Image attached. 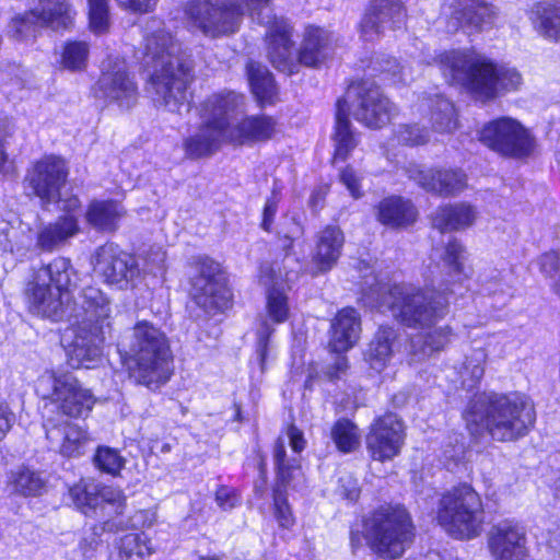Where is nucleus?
Masks as SVG:
<instances>
[{
	"label": "nucleus",
	"mask_w": 560,
	"mask_h": 560,
	"mask_svg": "<svg viewBox=\"0 0 560 560\" xmlns=\"http://www.w3.org/2000/svg\"><path fill=\"white\" fill-rule=\"evenodd\" d=\"M378 292V306L386 307L398 325L423 331L419 341L410 342L412 355L429 358L452 342L453 327L448 324L438 326L450 314V292L404 281L381 284Z\"/></svg>",
	"instance_id": "obj_1"
},
{
	"label": "nucleus",
	"mask_w": 560,
	"mask_h": 560,
	"mask_svg": "<svg viewBox=\"0 0 560 560\" xmlns=\"http://www.w3.org/2000/svg\"><path fill=\"white\" fill-rule=\"evenodd\" d=\"M142 55L154 67L148 78L154 100L173 113L190 109L195 61L182 40L167 28L153 30L143 36Z\"/></svg>",
	"instance_id": "obj_2"
},
{
	"label": "nucleus",
	"mask_w": 560,
	"mask_h": 560,
	"mask_svg": "<svg viewBox=\"0 0 560 560\" xmlns=\"http://www.w3.org/2000/svg\"><path fill=\"white\" fill-rule=\"evenodd\" d=\"M462 419L470 442L479 443L488 435L492 441L510 443L533 431L536 410L523 393L490 392L469 399Z\"/></svg>",
	"instance_id": "obj_3"
},
{
	"label": "nucleus",
	"mask_w": 560,
	"mask_h": 560,
	"mask_svg": "<svg viewBox=\"0 0 560 560\" xmlns=\"http://www.w3.org/2000/svg\"><path fill=\"white\" fill-rule=\"evenodd\" d=\"M433 61L448 85L463 89L482 103L514 92L522 85V75L515 68L495 61L475 47L442 50Z\"/></svg>",
	"instance_id": "obj_4"
},
{
	"label": "nucleus",
	"mask_w": 560,
	"mask_h": 560,
	"mask_svg": "<svg viewBox=\"0 0 560 560\" xmlns=\"http://www.w3.org/2000/svg\"><path fill=\"white\" fill-rule=\"evenodd\" d=\"M120 363L136 386L158 392L174 375V354L166 335L148 320L135 324L129 351L120 354Z\"/></svg>",
	"instance_id": "obj_5"
},
{
	"label": "nucleus",
	"mask_w": 560,
	"mask_h": 560,
	"mask_svg": "<svg viewBox=\"0 0 560 560\" xmlns=\"http://www.w3.org/2000/svg\"><path fill=\"white\" fill-rule=\"evenodd\" d=\"M363 532H350L353 550L364 537L371 551L383 560L400 559L413 544L417 527L411 513L404 504L384 503L373 509L362 520Z\"/></svg>",
	"instance_id": "obj_6"
},
{
	"label": "nucleus",
	"mask_w": 560,
	"mask_h": 560,
	"mask_svg": "<svg viewBox=\"0 0 560 560\" xmlns=\"http://www.w3.org/2000/svg\"><path fill=\"white\" fill-rule=\"evenodd\" d=\"M271 4L272 0H185L180 12L188 32L219 39L240 32L246 10L250 15L260 14Z\"/></svg>",
	"instance_id": "obj_7"
},
{
	"label": "nucleus",
	"mask_w": 560,
	"mask_h": 560,
	"mask_svg": "<svg viewBox=\"0 0 560 560\" xmlns=\"http://www.w3.org/2000/svg\"><path fill=\"white\" fill-rule=\"evenodd\" d=\"M434 521L450 538L458 541L474 540L485 530L483 499L470 482H457L440 494Z\"/></svg>",
	"instance_id": "obj_8"
},
{
	"label": "nucleus",
	"mask_w": 560,
	"mask_h": 560,
	"mask_svg": "<svg viewBox=\"0 0 560 560\" xmlns=\"http://www.w3.org/2000/svg\"><path fill=\"white\" fill-rule=\"evenodd\" d=\"M82 298L84 316L74 325V336L67 350V362L75 370L93 369L101 360L110 317L109 300L101 289L85 287Z\"/></svg>",
	"instance_id": "obj_9"
},
{
	"label": "nucleus",
	"mask_w": 560,
	"mask_h": 560,
	"mask_svg": "<svg viewBox=\"0 0 560 560\" xmlns=\"http://www.w3.org/2000/svg\"><path fill=\"white\" fill-rule=\"evenodd\" d=\"M245 106V95L234 90H222L208 95L200 104L202 119L197 133L184 139L186 158L200 160L213 155L226 142L228 114H236Z\"/></svg>",
	"instance_id": "obj_10"
},
{
	"label": "nucleus",
	"mask_w": 560,
	"mask_h": 560,
	"mask_svg": "<svg viewBox=\"0 0 560 560\" xmlns=\"http://www.w3.org/2000/svg\"><path fill=\"white\" fill-rule=\"evenodd\" d=\"M71 262L56 257L34 270L23 290L30 314L54 319L63 312V298L69 294Z\"/></svg>",
	"instance_id": "obj_11"
},
{
	"label": "nucleus",
	"mask_w": 560,
	"mask_h": 560,
	"mask_svg": "<svg viewBox=\"0 0 560 560\" xmlns=\"http://www.w3.org/2000/svg\"><path fill=\"white\" fill-rule=\"evenodd\" d=\"M194 273L188 279L189 298L205 313L224 314L234 306V292L226 267L209 255L190 261Z\"/></svg>",
	"instance_id": "obj_12"
},
{
	"label": "nucleus",
	"mask_w": 560,
	"mask_h": 560,
	"mask_svg": "<svg viewBox=\"0 0 560 560\" xmlns=\"http://www.w3.org/2000/svg\"><path fill=\"white\" fill-rule=\"evenodd\" d=\"M271 458V513L280 529L292 530L296 524V516L289 502V490H293L296 483L304 479L303 465L300 458L288 455L284 441L280 436L273 441Z\"/></svg>",
	"instance_id": "obj_13"
},
{
	"label": "nucleus",
	"mask_w": 560,
	"mask_h": 560,
	"mask_svg": "<svg viewBox=\"0 0 560 560\" xmlns=\"http://www.w3.org/2000/svg\"><path fill=\"white\" fill-rule=\"evenodd\" d=\"M70 182L68 160L57 153H45L30 162L22 178L24 195L43 208L58 203Z\"/></svg>",
	"instance_id": "obj_14"
},
{
	"label": "nucleus",
	"mask_w": 560,
	"mask_h": 560,
	"mask_svg": "<svg viewBox=\"0 0 560 560\" xmlns=\"http://www.w3.org/2000/svg\"><path fill=\"white\" fill-rule=\"evenodd\" d=\"M50 389L43 397L44 408H50L56 418L86 420L90 418L97 397L92 388L70 372H49Z\"/></svg>",
	"instance_id": "obj_15"
},
{
	"label": "nucleus",
	"mask_w": 560,
	"mask_h": 560,
	"mask_svg": "<svg viewBox=\"0 0 560 560\" xmlns=\"http://www.w3.org/2000/svg\"><path fill=\"white\" fill-rule=\"evenodd\" d=\"M37 3L38 8H32L10 19L9 32L12 38H36L42 28L56 32H70L74 28L78 12L71 0H37Z\"/></svg>",
	"instance_id": "obj_16"
},
{
	"label": "nucleus",
	"mask_w": 560,
	"mask_h": 560,
	"mask_svg": "<svg viewBox=\"0 0 560 560\" xmlns=\"http://www.w3.org/2000/svg\"><path fill=\"white\" fill-rule=\"evenodd\" d=\"M346 92L357 103L354 117L363 127L381 130L399 116L400 109L372 78H352Z\"/></svg>",
	"instance_id": "obj_17"
},
{
	"label": "nucleus",
	"mask_w": 560,
	"mask_h": 560,
	"mask_svg": "<svg viewBox=\"0 0 560 560\" xmlns=\"http://www.w3.org/2000/svg\"><path fill=\"white\" fill-rule=\"evenodd\" d=\"M94 270L104 284L119 291L135 290L144 279L138 256L107 242L95 249Z\"/></svg>",
	"instance_id": "obj_18"
},
{
	"label": "nucleus",
	"mask_w": 560,
	"mask_h": 560,
	"mask_svg": "<svg viewBox=\"0 0 560 560\" xmlns=\"http://www.w3.org/2000/svg\"><path fill=\"white\" fill-rule=\"evenodd\" d=\"M478 138L488 149L509 159H526L535 149V139L530 131L517 119L509 116L486 122Z\"/></svg>",
	"instance_id": "obj_19"
},
{
	"label": "nucleus",
	"mask_w": 560,
	"mask_h": 560,
	"mask_svg": "<svg viewBox=\"0 0 560 560\" xmlns=\"http://www.w3.org/2000/svg\"><path fill=\"white\" fill-rule=\"evenodd\" d=\"M406 425L401 417L392 410L374 417L365 433V448L370 460L392 462L400 455L406 443Z\"/></svg>",
	"instance_id": "obj_20"
},
{
	"label": "nucleus",
	"mask_w": 560,
	"mask_h": 560,
	"mask_svg": "<svg viewBox=\"0 0 560 560\" xmlns=\"http://www.w3.org/2000/svg\"><path fill=\"white\" fill-rule=\"evenodd\" d=\"M335 50L336 40L331 31L318 24L306 23L285 75L298 74L302 67L313 70L322 69L332 59Z\"/></svg>",
	"instance_id": "obj_21"
},
{
	"label": "nucleus",
	"mask_w": 560,
	"mask_h": 560,
	"mask_svg": "<svg viewBox=\"0 0 560 560\" xmlns=\"http://www.w3.org/2000/svg\"><path fill=\"white\" fill-rule=\"evenodd\" d=\"M294 35V24L288 16L277 13L268 15L262 35L266 57L269 63L283 74L292 61Z\"/></svg>",
	"instance_id": "obj_22"
},
{
	"label": "nucleus",
	"mask_w": 560,
	"mask_h": 560,
	"mask_svg": "<svg viewBox=\"0 0 560 560\" xmlns=\"http://www.w3.org/2000/svg\"><path fill=\"white\" fill-rule=\"evenodd\" d=\"M409 178L419 187L441 198H454L468 188V175L459 166L412 167Z\"/></svg>",
	"instance_id": "obj_23"
},
{
	"label": "nucleus",
	"mask_w": 560,
	"mask_h": 560,
	"mask_svg": "<svg viewBox=\"0 0 560 560\" xmlns=\"http://www.w3.org/2000/svg\"><path fill=\"white\" fill-rule=\"evenodd\" d=\"M234 114H228L226 143L233 147H253L267 143L279 132L277 118L268 114H246L231 124Z\"/></svg>",
	"instance_id": "obj_24"
},
{
	"label": "nucleus",
	"mask_w": 560,
	"mask_h": 560,
	"mask_svg": "<svg viewBox=\"0 0 560 560\" xmlns=\"http://www.w3.org/2000/svg\"><path fill=\"white\" fill-rule=\"evenodd\" d=\"M407 19V9L401 0H370L358 24L360 36L368 40L381 36L384 25L399 28Z\"/></svg>",
	"instance_id": "obj_25"
},
{
	"label": "nucleus",
	"mask_w": 560,
	"mask_h": 560,
	"mask_svg": "<svg viewBox=\"0 0 560 560\" xmlns=\"http://www.w3.org/2000/svg\"><path fill=\"white\" fill-rule=\"evenodd\" d=\"M526 542L525 530L513 520L493 525L488 537L493 560H532Z\"/></svg>",
	"instance_id": "obj_26"
},
{
	"label": "nucleus",
	"mask_w": 560,
	"mask_h": 560,
	"mask_svg": "<svg viewBox=\"0 0 560 560\" xmlns=\"http://www.w3.org/2000/svg\"><path fill=\"white\" fill-rule=\"evenodd\" d=\"M45 435L50 443L58 441L56 452L67 460L82 457L86 453L89 443L92 441L86 425L51 418L46 420Z\"/></svg>",
	"instance_id": "obj_27"
},
{
	"label": "nucleus",
	"mask_w": 560,
	"mask_h": 560,
	"mask_svg": "<svg viewBox=\"0 0 560 560\" xmlns=\"http://www.w3.org/2000/svg\"><path fill=\"white\" fill-rule=\"evenodd\" d=\"M360 131L353 127L350 119L349 102L346 96H339L335 102L331 131L334 150L329 159L330 164L347 162L360 144Z\"/></svg>",
	"instance_id": "obj_28"
},
{
	"label": "nucleus",
	"mask_w": 560,
	"mask_h": 560,
	"mask_svg": "<svg viewBox=\"0 0 560 560\" xmlns=\"http://www.w3.org/2000/svg\"><path fill=\"white\" fill-rule=\"evenodd\" d=\"M345 242V233L338 224L329 223L322 226L314 236L311 275L329 272L340 259Z\"/></svg>",
	"instance_id": "obj_29"
},
{
	"label": "nucleus",
	"mask_w": 560,
	"mask_h": 560,
	"mask_svg": "<svg viewBox=\"0 0 560 560\" xmlns=\"http://www.w3.org/2000/svg\"><path fill=\"white\" fill-rule=\"evenodd\" d=\"M97 88L104 97L127 109L131 108L139 97L135 77L126 67H119L117 63L101 72Z\"/></svg>",
	"instance_id": "obj_30"
},
{
	"label": "nucleus",
	"mask_w": 560,
	"mask_h": 560,
	"mask_svg": "<svg viewBox=\"0 0 560 560\" xmlns=\"http://www.w3.org/2000/svg\"><path fill=\"white\" fill-rule=\"evenodd\" d=\"M361 316L355 307L345 306L336 312L328 329L327 349L330 353H347L359 341Z\"/></svg>",
	"instance_id": "obj_31"
},
{
	"label": "nucleus",
	"mask_w": 560,
	"mask_h": 560,
	"mask_svg": "<svg viewBox=\"0 0 560 560\" xmlns=\"http://www.w3.org/2000/svg\"><path fill=\"white\" fill-rule=\"evenodd\" d=\"M420 218L417 205L408 197L389 195L375 206V219L383 226L394 230H408Z\"/></svg>",
	"instance_id": "obj_32"
},
{
	"label": "nucleus",
	"mask_w": 560,
	"mask_h": 560,
	"mask_svg": "<svg viewBox=\"0 0 560 560\" xmlns=\"http://www.w3.org/2000/svg\"><path fill=\"white\" fill-rule=\"evenodd\" d=\"M477 215L476 207L468 201L447 202L436 207L430 223L441 234L460 232L472 226Z\"/></svg>",
	"instance_id": "obj_33"
},
{
	"label": "nucleus",
	"mask_w": 560,
	"mask_h": 560,
	"mask_svg": "<svg viewBox=\"0 0 560 560\" xmlns=\"http://www.w3.org/2000/svg\"><path fill=\"white\" fill-rule=\"evenodd\" d=\"M127 213L120 200L94 198L86 205L84 219L86 224L96 232L114 234L119 230Z\"/></svg>",
	"instance_id": "obj_34"
},
{
	"label": "nucleus",
	"mask_w": 560,
	"mask_h": 560,
	"mask_svg": "<svg viewBox=\"0 0 560 560\" xmlns=\"http://www.w3.org/2000/svg\"><path fill=\"white\" fill-rule=\"evenodd\" d=\"M68 494L73 505L83 514L94 511L101 503H115L125 509L126 497L122 492L116 494L109 487L94 485L80 478L68 487Z\"/></svg>",
	"instance_id": "obj_35"
},
{
	"label": "nucleus",
	"mask_w": 560,
	"mask_h": 560,
	"mask_svg": "<svg viewBox=\"0 0 560 560\" xmlns=\"http://www.w3.org/2000/svg\"><path fill=\"white\" fill-rule=\"evenodd\" d=\"M248 86L259 108L273 106L279 101V88L272 72L259 61L248 59L245 65Z\"/></svg>",
	"instance_id": "obj_36"
},
{
	"label": "nucleus",
	"mask_w": 560,
	"mask_h": 560,
	"mask_svg": "<svg viewBox=\"0 0 560 560\" xmlns=\"http://www.w3.org/2000/svg\"><path fill=\"white\" fill-rule=\"evenodd\" d=\"M398 337L397 330L390 325H381L364 352V361L376 373L383 372L393 357V345Z\"/></svg>",
	"instance_id": "obj_37"
},
{
	"label": "nucleus",
	"mask_w": 560,
	"mask_h": 560,
	"mask_svg": "<svg viewBox=\"0 0 560 560\" xmlns=\"http://www.w3.org/2000/svg\"><path fill=\"white\" fill-rule=\"evenodd\" d=\"M80 232V225L71 217H57L56 220L40 226L36 233V247L52 253Z\"/></svg>",
	"instance_id": "obj_38"
},
{
	"label": "nucleus",
	"mask_w": 560,
	"mask_h": 560,
	"mask_svg": "<svg viewBox=\"0 0 560 560\" xmlns=\"http://www.w3.org/2000/svg\"><path fill=\"white\" fill-rule=\"evenodd\" d=\"M153 551L151 539L144 533H127L115 540L107 560H142Z\"/></svg>",
	"instance_id": "obj_39"
},
{
	"label": "nucleus",
	"mask_w": 560,
	"mask_h": 560,
	"mask_svg": "<svg viewBox=\"0 0 560 560\" xmlns=\"http://www.w3.org/2000/svg\"><path fill=\"white\" fill-rule=\"evenodd\" d=\"M7 486L12 494L23 498L40 497L46 491V480L36 470L22 465L7 476Z\"/></svg>",
	"instance_id": "obj_40"
},
{
	"label": "nucleus",
	"mask_w": 560,
	"mask_h": 560,
	"mask_svg": "<svg viewBox=\"0 0 560 560\" xmlns=\"http://www.w3.org/2000/svg\"><path fill=\"white\" fill-rule=\"evenodd\" d=\"M533 22L545 37L559 42L560 1L537 2L533 9Z\"/></svg>",
	"instance_id": "obj_41"
},
{
	"label": "nucleus",
	"mask_w": 560,
	"mask_h": 560,
	"mask_svg": "<svg viewBox=\"0 0 560 560\" xmlns=\"http://www.w3.org/2000/svg\"><path fill=\"white\" fill-rule=\"evenodd\" d=\"M330 439L336 450L341 454L354 453L361 445L358 424L346 417H340L334 421L330 428Z\"/></svg>",
	"instance_id": "obj_42"
},
{
	"label": "nucleus",
	"mask_w": 560,
	"mask_h": 560,
	"mask_svg": "<svg viewBox=\"0 0 560 560\" xmlns=\"http://www.w3.org/2000/svg\"><path fill=\"white\" fill-rule=\"evenodd\" d=\"M458 7L454 10L455 19L467 26L477 30L494 15L492 5L485 0H456Z\"/></svg>",
	"instance_id": "obj_43"
},
{
	"label": "nucleus",
	"mask_w": 560,
	"mask_h": 560,
	"mask_svg": "<svg viewBox=\"0 0 560 560\" xmlns=\"http://www.w3.org/2000/svg\"><path fill=\"white\" fill-rule=\"evenodd\" d=\"M466 256L467 249L465 245L457 237H451L443 246L441 260L446 267L448 275L467 280L470 278V275L466 272L465 268Z\"/></svg>",
	"instance_id": "obj_44"
},
{
	"label": "nucleus",
	"mask_w": 560,
	"mask_h": 560,
	"mask_svg": "<svg viewBox=\"0 0 560 560\" xmlns=\"http://www.w3.org/2000/svg\"><path fill=\"white\" fill-rule=\"evenodd\" d=\"M90 56V45L85 40L68 39L62 45L60 62L69 71L86 69Z\"/></svg>",
	"instance_id": "obj_45"
},
{
	"label": "nucleus",
	"mask_w": 560,
	"mask_h": 560,
	"mask_svg": "<svg viewBox=\"0 0 560 560\" xmlns=\"http://www.w3.org/2000/svg\"><path fill=\"white\" fill-rule=\"evenodd\" d=\"M94 467L102 474L118 477L126 466V458L120 451L107 445H98L93 454Z\"/></svg>",
	"instance_id": "obj_46"
},
{
	"label": "nucleus",
	"mask_w": 560,
	"mask_h": 560,
	"mask_svg": "<svg viewBox=\"0 0 560 560\" xmlns=\"http://www.w3.org/2000/svg\"><path fill=\"white\" fill-rule=\"evenodd\" d=\"M392 139L400 147H421L430 141V135L425 127L417 122L400 124L392 132Z\"/></svg>",
	"instance_id": "obj_47"
},
{
	"label": "nucleus",
	"mask_w": 560,
	"mask_h": 560,
	"mask_svg": "<svg viewBox=\"0 0 560 560\" xmlns=\"http://www.w3.org/2000/svg\"><path fill=\"white\" fill-rule=\"evenodd\" d=\"M266 311L273 324H283L290 317V305L287 293L279 288H270L266 296Z\"/></svg>",
	"instance_id": "obj_48"
},
{
	"label": "nucleus",
	"mask_w": 560,
	"mask_h": 560,
	"mask_svg": "<svg viewBox=\"0 0 560 560\" xmlns=\"http://www.w3.org/2000/svg\"><path fill=\"white\" fill-rule=\"evenodd\" d=\"M88 21L94 34L107 33L110 25L108 0H88Z\"/></svg>",
	"instance_id": "obj_49"
},
{
	"label": "nucleus",
	"mask_w": 560,
	"mask_h": 560,
	"mask_svg": "<svg viewBox=\"0 0 560 560\" xmlns=\"http://www.w3.org/2000/svg\"><path fill=\"white\" fill-rule=\"evenodd\" d=\"M281 201V189L279 187H272L270 195L266 198L265 205L261 211V219L259 226L266 233H271L278 212L279 203Z\"/></svg>",
	"instance_id": "obj_50"
},
{
	"label": "nucleus",
	"mask_w": 560,
	"mask_h": 560,
	"mask_svg": "<svg viewBox=\"0 0 560 560\" xmlns=\"http://www.w3.org/2000/svg\"><path fill=\"white\" fill-rule=\"evenodd\" d=\"M433 124L438 132H454L459 126L458 114L455 106L452 103H445L444 108L433 117Z\"/></svg>",
	"instance_id": "obj_51"
},
{
	"label": "nucleus",
	"mask_w": 560,
	"mask_h": 560,
	"mask_svg": "<svg viewBox=\"0 0 560 560\" xmlns=\"http://www.w3.org/2000/svg\"><path fill=\"white\" fill-rule=\"evenodd\" d=\"M214 501L222 511H231L242 503V492L240 489L219 485L214 490Z\"/></svg>",
	"instance_id": "obj_52"
},
{
	"label": "nucleus",
	"mask_w": 560,
	"mask_h": 560,
	"mask_svg": "<svg viewBox=\"0 0 560 560\" xmlns=\"http://www.w3.org/2000/svg\"><path fill=\"white\" fill-rule=\"evenodd\" d=\"M338 179L347 188L353 199L358 200L364 196V191L362 190V176H360L351 164L345 165L339 171Z\"/></svg>",
	"instance_id": "obj_53"
},
{
	"label": "nucleus",
	"mask_w": 560,
	"mask_h": 560,
	"mask_svg": "<svg viewBox=\"0 0 560 560\" xmlns=\"http://www.w3.org/2000/svg\"><path fill=\"white\" fill-rule=\"evenodd\" d=\"M275 328L267 322L261 323V329L257 332L256 353L261 372L267 369V360L269 355V347Z\"/></svg>",
	"instance_id": "obj_54"
},
{
	"label": "nucleus",
	"mask_w": 560,
	"mask_h": 560,
	"mask_svg": "<svg viewBox=\"0 0 560 560\" xmlns=\"http://www.w3.org/2000/svg\"><path fill=\"white\" fill-rule=\"evenodd\" d=\"M540 268L548 277L558 276V279L552 284V290L560 296V253L556 250L545 253L541 257Z\"/></svg>",
	"instance_id": "obj_55"
},
{
	"label": "nucleus",
	"mask_w": 560,
	"mask_h": 560,
	"mask_svg": "<svg viewBox=\"0 0 560 560\" xmlns=\"http://www.w3.org/2000/svg\"><path fill=\"white\" fill-rule=\"evenodd\" d=\"M337 358L324 370V377L329 383H337L346 376L350 370V362L346 353H336Z\"/></svg>",
	"instance_id": "obj_56"
},
{
	"label": "nucleus",
	"mask_w": 560,
	"mask_h": 560,
	"mask_svg": "<svg viewBox=\"0 0 560 560\" xmlns=\"http://www.w3.org/2000/svg\"><path fill=\"white\" fill-rule=\"evenodd\" d=\"M14 133V128L10 119L0 117V174L5 172L10 164V158L7 152L8 139Z\"/></svg>",
	"instance_id": "obj_57"
},
{
	"label": "nucleus",
	"mask_w": 560,
	"mask_h": 560,
	"mask_svg": "<svg viewBox=\"0 0 560 560\" xmlns=\"http://www.w3.org/2000/svg\"><path fill=\"white\" fill-rule=\"evenodd\" d=\"M284 431L288 435L289 445L294 454H301L307 446V441L302 429L294 422L285 424Z\"/></svg>",
	"instance_id": "obj_58"
},
{
	"label": "nucleus",
	"mask_w": 560,
	"mask_h": 560,
	"mask_svg": "<svg viewBox=\"0 0 560 560\" xmlns=\"http://www.w3.org/2000/svg\"><path fill=\"white\" fill-rule=\"evenodd\" d=\"M282 265L281 258L278 261L277 257L273 261H260L258 265L259 279L266 282H275L281 275Z\"/></svg>",
	"instance_id": "obj_59"
},
{
	"label": "nucleus",
	"mask_w": 560,
	"mask_h": 560,
	"mask_svg": "<svg viewBox=\"0 0 560 560\" xmlns=\"http://www.w3.org/2000/svg\"><path fill=\"white\" fill-rule=\"evenodd\" d=\"M126 10L136 14H148L155 11L159 0H116Z\"/></svg>",
	"instance_id": "obj_60"
},
{
	"label": "nucleus",
	"mask_w": 560,
	"mask_h": 560,
	"mask_svg": "<svg viewBox=\"0 0 560 560\" xmlns=\"http://www.w3.org/2000/svg\"><path fill=\"white\" fill-rule=\"evenodd\" d=\"M329 191V183H322L313 188L308 199V207L313 212H319L324 208Z\"/></svg>",
	"instance_id": "obj_61"
},
{
	"label": "nucleus",
	"mask_w": 560,
	"mask_h": 560,
	"mask_svg": "<svg viewBox=\"0 0 560 560\" xmlns=\"http://www.w3.org/2000/svg\"><path fill=\"white\" fill-rule=\"evenodd\" d=\"M14 412L5 400L0 399V443L7 438L13 428Z\"/></svg>",
	"instance_id": "obj_62"
},
{
	"label": "nucleus",
	"mask_w": 560,
	"mask_h": 560,
	"mask_svg": "<svg viewBox=\"0 0 560 560\" xmlns=\"http://www.w3.org/2000/svg\"><path fill=\"white\" fill-rule=\"evenodd\" d=\"M58 203H61L60 209L62 211V214L59 217H71L75 220L77 224H79L78 212H80L82 208V202L78 195L70 194L66 198L60 197Z\"/></svg>",
	"instance_id": "obj_63"
},
{
	"label": "nucleus",
	"mask_w": 560,
	"mask_h": 560,
	"mask_svg": "<svg viewBox=\"0 0 560 560\" xmlns=\"http://www.w3.org/2000/svg\"><path fill=\"white\" fill-rule=\"evenodd\" d=\"M279 242L277 258H281V262H284L285 258L294 254L296 237L288 233H278L276 235Z\"/></svg>",
	"instance_id": "obj_64"
}]
</instances>
